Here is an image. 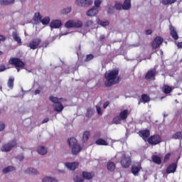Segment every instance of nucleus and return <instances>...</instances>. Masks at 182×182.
Listing matches in <instances>:
<instances>
[{
    "label": "nucleus",
    "instance_id": "f257e3e1",
    "mask_svg": "<svg viewBox=\"0 0 182 182\" xmlns=\"http://www.w3.org/2000/svg\"><path fill=\"white\" fill-rule=\"evenodd\" d=\"M105 85L107 87L116 85L120 82V77H119V70L115 69L111 71H108L105 73Z\"/></svg>",
    "mask_w": 182,
    "mask_h": 182
},
{
    "label": "nucleus",
    "instance_id": "f03ea898",
    "mask_svg": "<svg viewBox=\"0 0 182 182\" xmlns=\"http://www.w3.org/2000/svg\"><path fill=\"white\" fill-rule=\"evenodd\" d=\"M68 144L70 149H71L72 154L74 155L80 153L82 151V146H80V144L77 143V140L75 138H70L68 139Z\"/></svg>",
    "mask_w": 182,
    "mask_h": 182
},
{
    "label": "nucleus",
    "instance_id": "7ed1b4c3",
    "mask_svg": "<svg viewBox=\"0 0 182 182\" xmlns=\"http://www.w3.org/2000/svg\"><path fill=\"white\" fill-rule=\"evenodd\" d=\"M17 144L18 143L16 141V139H13L3 144L1 147V151H2L3 153H9V151H11V150H12L14 147H16Z\"/></svg>",
    "mask_w": 182,
    "mask_h": 182
},
{
    "label": "nucleus",
    "instance_id": "20e7f679",
    "mask_svg": "<svg viewBox=\"0 0 182 182\" xmlns=\"http://www.w3.org/2000/svg\"><path fill=\"white\" fill-rule=\"evenodd\" d=\"M117 156H121V166L124 167V168H129L130 167V164H132V159L129 156L124 154V153H119Z\"/></svg>",
    "mask_w": 182,
    "mask_h": 182
},
{
    "label": "nucleus",
    "instance_id": "39448f33",
    "mask_svg": "<svg viewBox=\"0 0 182 182\" xmlns=\"http://www.w3.org/2000/svg\"><path fill=\"white\" fill-rule=\"evenodd\" d=\"M83 26V22L82 21H74V20H70L65 22V27L67 28V29H69V28H82Z\"/></svg>",
    "mask_w": 182,
    "mask_h": 182
},
{
    "label": "nucleus",
    "instance_id": "423d86ee",
    "mask_svg": "<svg viewBox=\"0 0 182 182\" xmlns=\"http://www.w3.org/2000/svg\"><path fill=\"white\" fill-rule=\"evenodd\" d=\"M75 4L82 8H89L93 5V0H75Z\"/></svg>",
    "mask_w": 182,
    "mask_h": 182
},
{
    "label": "nucleus",
    "instance_id": "0eeeda50",
    "mask_svg": "<svg viewBox=\"0 0 182 182\" xmlns=\"http://www.w3.org/2000/svg\"><path fill=\"white\" fill-rule=\"evenodd\" d=\"M9 63L10 65H14L16 68H23V66H25V63H23L19 58H11Z\"/></svg>",
    "mask_w": 182,
    "mask_h": 182
},
{
    "label": "nucleus",
    "instance_id": "6e6552de",
    "mask_svg": "<svg viewBox=\"0 0 182 182\" xmlns=\"http://www.w3.org/2000/svg\"><path fill=\"white\" fill-rule=\"evenodd\" d=\"M41 38H35L29 43L28 46L30 49H33V50H35V49H38L39 45H41Z\"/></svg>",
    "mask_w": 182,
    "mask_h": 182
},
{
    "label": "nucleus",
    "instance_id": "1a4fd4ad",
    "mask_svg": "<svg viewBox=\"0 0 182 182\" xmlns=\"http://www.w3.org/2000/svg\"><path fill=\"white\" fill-rule=\"evenodd\" d=\"M65 167L70 170V171H75V168L79 166V163L77 162H66L64 164Z\"/></svg>",
    "mask_w": 182,
    "mask_h": 182
},
{
    "label": "nucleus",
    "instance_id": "9d476101",
    "mask_svg": "<svg viewBox=\"0 0 182 182\" xmlns=\"http://www.w3.org/2000/svg\"><path fill=\"white\" fill-rule=\"evenodd\" d=\"M140 170H141V165L139 163H136L132 165L131 171L134 176H139Z\"/></svg>",
    "mask_w": 182,
    "mask_h": 182
},
{
    "label": "nucleus",
    "instance_id": "9b49d317",
    "mask_svg": "<svg viewBox=\"0 0 182 182\" xmlns=\"http://www.w3.org/2000/svg\"><path fill=\"white\" fill-rule=\"evenodd\" d=\"M99 14V9L92 6L90 9L87 12V16H90V18H93V16H96Z\"/></svg>",
    "mask_w": 182,
    "mask_h": 182
},
{
    "label": "nucleus",
    "instance_id": "f8f14e48",
    "mask_svg": "<svg viewBox=\"0 0 182 182\" xmlns=\"http://www.w3.org/2000/svg\"><path fill=\"white\" fill-rule=\"evenodd\" d=\"M164 39L160 36H156L154 39V41L152 43V48L153 49H157L161 43H163Z\"/></svg>",
    "mask_w": 182,
    "mask_h": 182
},
{
    "label": "nucleus",
    "instance_id": "ddd939ff",
    "mask_svg": "<svg viewBox=\"0 0 182 182\" xmlns=\"http://www.w3.org/2000/svg\"><path fill=\"white\" fill-rule=\"evenodd\" d=\"M161 141V138L159 135H154L148 139L149 144H159Z\"/></svg>",
    "mask_w": 182,
    "mask_h": 182
},
{
    "label": "nucleus",
    "instance_id": "4468645a",
    "mask_svg": "<svg viewBox=\"0 0 182 182\" xmlns=\"http://www.w3.org/2000/svg\"><path fill=\"white\" fill-rule=\"evenodd\" d=\"M62 26V21L60 20H52L50 23L51 29H59Z\"/></svg>",
    "mask_w": 182,
    "mask_h": 182
},
{
    "label": "nucleus",
    "instance_id": "2eb2a0df",
    "mask_svg": "<svg viewBox=\"0 0 182 182\" xmlns=\"http://www.w3.org/2000/svg\"><path fill=\"white\" fill-rule=\"evenodd\" d=\"M24 174H31L32 176L39 175V171L35 168L28 167L24 171Z\"/></svg>",
    "mask_w": 182,
    "mask_h": 182
},
{
    "label": "nucleus",
    "instance_id": "dca6fc26",
    "mask_svg": "<svg viewBox=\"0 0 182 182\" xmlns=\"http://www.w3.org/2000/svg\"><path fill=\"white\" fill-rule=\"evenodd\" d=\"M169 31L171 33V36L175 40L177 41L178 39V34L177 33V31H176V28L173 26H169Z\"/></svg>",
    "mask_w": 182,
    "mask_h": 182
},
{
    "label": "nucleus",
    "instance_id": "f3484780",
    "mask_svg": "<svg viewBox=\"0 0 182 182\" xmlns=\"http://www.w3.org/2000/svg\"><path fill=\"white\" fill-rule=\"evenodd\" d=\"M12 36H13V39H14V41H15V42H16L18 45H21L22 40L21 39V37L19 36V34L18 33V32H16V31H14L12 33Z\"/></svg>",
    "mask_w": 182,
    "mask_h": 182
},
{
    "label": "nucleus",
    "instance_id": "a211bd4d",
    "mask_svg": "<svg viewBox=\"0 0 182 182\" xmlns=\"http://www.w3.org/2000/svg\"><path fill=\"white\" fill-rule=\"evenodd\" d=\"M154 77H156V70L155 69L149 70L146 73V75L145 76V79L149 80V79H152Z\"/></svg>",
    "mask_w": 182,
    "mask_h": 182
},
{
    "label": "nucleus",
    "instance_id": "6ab92c4d",
    "mask_svg": "<svg viewBox=\"0 0 182 182\" xmlns=\"http://www.w3.org/2000/svg\"><path fill=\"white\" fill-rule=\"evenodd\" d=\"M49 100L52 102V103H54V105H57V103H59L60 102H66L67 100L65 98H58L56 97L50 96L49 97Z\"/></svg>",
    "mask_w": 182,
    "mask_h": 182
},
{
    "label": "nucleus",
    "instance_id": "aec40b11",
    "mask_svg": "<svg viewBox=\"0 0 182 182\" xmlns=\"http://www.w3.org/2000/svg\"><path fill=\"white\" fill-rule=\"evenodd\" d=\"M176 168H177V164H171L166 168V173L170 174L171 173H175Z\"/></svg>",
    "mask_w": 182,
    "mask_h": 182
},
{
    "label": "nucleus",
    "instance_id": "412c9836",
    "mask_svg": "<svg viewBox=\"0 0 182 182\" xmlns=\"http://www.w3.org/2000/svg\"><path fill=\"white\" fill-rule=\"evenodd\" d=\"M132 8V0H125L122 4V9L124 11H129Z\"/></svg>",
    "mask_w": 182,
    "mask_h": 182
},
{
    "label": "nucleus",
    "instance_id": "4be33fe9",
    "mask_svg": "<svg viewBox=\"0 0 182 182\" xmlns=\"http://www.w3.org/2000/svg\"><path fill=\"white\" fill-rule=\"evenodd\" d=\"M63 102L60 101V102H58L57 104L54 105V110L55 112H58V113H60V112H62V110H63V109H65V107H63V105H62Z\"/></svg>",
    "mask_w": 182,
    "mask_h": 182
},
{
    "label": "nucleus",
    "instance_id": "5701e85b",
    "mask_svg": "<svg viewBox=\"0 0 182 182\" xmlns=\"http://www.w3.org/2000/svg\"><path fill=\"white\" fill-rule=\"evenodd\" d=\"M150 102V97L146 94H143L141 95V99L139 100L138 105H140V103H149Z\"/></svg>",
    "mask_w": 182,
    "mask_h": 182
},
{
    "label": "nucleus",
    "instance_id": "b1692460",
    "mask_svg": "<svg viewBox=\"0 0 182 182\" xmlns=\"http://www.w3.org/2000/svg\"><path fill=\"white\" fill-rule=\"evenodd\" d=\"M16 170V168H15V166H9L3 168L2 173L4 174H8V173H11V171H15Z\"/></svg>",
    "mask_w": 182,
    "mask_h": 182
},
{
    "label": "nucleus",
    "instance_id": "393cba45",
    "mask_svg": "<svg viewBox=\"0 0 182 182\" xmlns=\"http://www.w3.org/2000/svg\"><path fill=\"white\" fill-rule=\"evenodd\" d=\"M127 116H129V110L128 109H124L119 114V117L122 120H126V119H127Z\"/></svg>",
    "mask_w": 182,
    "mask_h": 182
},
{
    "label": "nucleus",
    "instance_id": "a878e982",
    "mask_svg": "<svg viewBox=\"0 0 182 182\" xmlns=\"http://www.w3.org/2000/svg\"><path fill=\"white\" fill-rule=\"evenodd\" d=\"M37 153H38V154H41V156H45V154H47L48 153V149H46L45 146H41L38 148Z\"/></svg>",
    "mask_w": 182,
    "mask_h": 182
},
{
    "label": "nucleus",
    "instance_id": "bb28decb",
    "mask_svg": "<svg viewBox=\"0 0 182 182\" xmlns=\"http://www.w3.org/2000/svg\"><path fill=\"white\" fill-rule=\"evenodd\" d=\"M139 136L143 137V139H147L150 137V131L145 129L139 132Z\"/></svg>",
    "mask_w": 182,
    "mask_h": 182
},
{
    "label": "nucleus",
    "instance_id": "cd10ccee",
    "mask_svg": "<svg viewBox=\"0 0 182 182\" xmlns=\"http://www.w3.org/2000/svg\"><path fill=\"white\" fill-rule=\"evenodd\" d=\"M107 168L108 171H114L116 168V164L112 161H109L107 164Z\"/></svg>",
    "mask_w": 182,
    "mask_h": 182
},
{
    "label": "nucleus",
    "instance_id": "c85d7f7f",
    "mask_svg": "<svg viewBox=\"0 0 182 182\" xmlns=\"http://www.w3.org/2000/svg\"><path fill=\"white\" fill-rule=\"evenodd\" d=\"M97 23H98V25H100L101 26H103V28H106V26H109V21H101L100 18H97L96 20Z\"/></svg>",
    "mask_w": 182,
    "mask_h": 182
},
{
    "label": "nucleus",
    "instance_id": "c756f323",
    "mask_svg": "<svg viewBox=\"0 0 182 182\" xmlns=\"http://www.w3.org/2000/svg\"><path fill=\"white\" fill-rule=\"evenodd\" d=\"M97 146H109V144L103 139H99L95 141Z\"/></svg>",
    "mask_w": 182,
    "mask_h": 182
},
{
    "label": "nucleus",
    "instance_id": "7c9ffc66",
    "mask_svg": "<svg viewBox=\"0 0 182 182\" xmlns=\"http://www.w3.org/2000/svg\"><path fill=\"white\" fill-rule=\"evenodd\" d=\"M114 6L112 5V4H108L106 6V11L107 12V14H112L114 12Z\"/></svg>",
    "mask_w": 182,
    "mask_h": 182
},
{
    "label": "nucleus",
    "instance_id": "2f4dec72",
    "mask_svg": "<svg viewBox=\"0 0 182 182\" xmlns=\"http://www.w3.org/2000/svg\"><path fill=\"white\" fill-rule=\"evenodd\" d=\"M15 0H0V5H12Z\"/></svg>",
    "mask_w": 182,
    "mask_h": 182
},
{
    "label": "nucleus",
    "instance_id": "473e14b6",
    "mask_svg": "<svg viewBox=\"0 0 182 182\" xmlns=\"http://www.w3.org/2000/svg\"><path fill=\"white\" fill-rule=\"evenodd\" d=\"M34 21L36 23H39L42 21V16H41V14L39 12L35 14Z\"/></svg>",
    "mask_w": 182,
    "mask_h": 182
},
{
    "label": "nucleus",
    "instance_id": "72a5a7b5",
    "mask_svg": "<svg viewBox=\"0 0 182 182\" xmlns=\"http://www.w3.org/2000/svg\"><path fill=\"white\" fill-rule=\"evenodd\" d=\"M42 182H57V181L51 176H44L42 179Z\"/></svg>",
    "mask_w": 182,
    "mask_h": 182
},
{
    "label": "nucleus",
    "instance_id": "f704fd0d",
    "mask_svg": "<svg viewBox=\"0 0 182 182\" xmlns=\"http://www.w3.org/2000/svg\"><path fill=\"white\" fill-rule=\"evenodd\" d=\"M152 161L154 163H156V164H161V159L157 155L152 156Z\"/></svg>",
    "mask_w": 182,
    "mask_h": 182
},
{
    "label": "nucleus",
    "instance_id": "c9c22d12",
    "mask_svg": "<svg viewBox=\"0 0 182 182\" xmlns=\"http://www.w3.org/2000/svg\"><path fill=\"white\" fill-rule=\"evenodd\" d=\"M90 136V132L89 131L85 132L82 135V141H84V143H86V141L89 140Z\"/></svg>",
    "mask_w": 182,
    "mask_h": 182
},
{
    "label": "nucleus",
    "instance_id": "e433bc0d",
    "mask_svg": "<svg viewBox=\"0 0 182 182\" xmlns=\"http://www.w3.org/2000/svg\"><path fill=\"white\" fill-rule=\"evenodd\" d=\"M82 176L85 180H92L93 178V174L89 172H83Z\"/></svg>",
    "mask_w": 182,
    "mask_h": 182
},
{
    "label": "nucleus",
    "instance_id": "4c0bfd02",
    "mask_svg": "<svg viewBox=\"0 0 182 182\" xmlns=\"http://www.w3.org/2000/svg\"><path fill=\"white\" fill-rule=\"evenodd\" d=\"M162 90L164 93L168 94V93H171V90H173V88L168 85H164L162 87Z\"/></svg>",
    "mask_w": 182,
    "mask_h": 182
},
{
    "label": "nucleus",
    "instance_id": "58836bf2",
    "mask_svg": "<svg viewBox=\"0 0 182 182\" xmlns=\"http://www.w3.org/2000/svg\"><path fill=\"white\" fill-rule=\"evenodd\" d=\"M114 8L117 9V11H122L123 9V4L120 1H115Z\"/></svg>",
    "mask_w": 182,
    "mask_h": 182
},
{
    "label": "nucleus",
    "instance_id": "ea45409f",
    "mask_svg": "<svg viewBox=\"0 0 182 182\" xmlns=\"http://www.w3.org/2000/svg\"><path fill=\"white\" fill-rule=\"evenodd\" d=\"M15 80V78L14 77H11L9 79L7 82V86L9 87V89H14V81Z\"/></svg>",
    "mask_w": 182,
    "mask_h": 182
},
{
    "label": "nucleus",
    "instance_id": "a19ab883",
    "mask_svg": "<svg viewBox=\"0 0 182 182\" xmlns=\"http://www.w3.org/2000/svg\"><path fill=\"white\" fill-rule=\"evenodd\" d=\"M172 139H174L175 140L182 139V132H178L173 134Z\"/></svg>",
    "mask_w": 182,
    "mask_h": 182
},
{
    "label": "nucleus",
    "instance_id": "79ce46f5",
    "mask_svg": "<svg viewBox=\"0 0 182 182\" xmlns=\"http://www.w3.org/2000/svg\"><path fill=\"white\" fill-rule=\"evenodd\" d=\"M41 22L43 25H48V23H50V18L48 16L44 17L43 19H41Z\"/></svg>",
    "mask_w": 182,
    "mask_h": 182
},
{
    "label": "nucleus",
    "instance_id": "37998d69",
    "mask_svg": "<svg viewBox=\"0 0 182 182\" xmlns=\"http://www.w3.org/2000/svg\"><path fill=\"white\" fill-rule=\"evenodd\" d=\"M103 2V0H95L94 1V7L97 8V9H99L100 7V5H102V3Z\"/></svg>",
    "mask_w": 182,
    "mask_h": 182
},
{
    "label": "nucleus",
    "instance_id": "c03bdc74",
    "mask_svg": "<svg viewBox=\"0 0 182 182\" xmlns=\"http://www.w3.org/2000/svg\"><path fill=\"white\" fill-rule=\"evenodd\" d=\"M70 12H72L71 7H67L61 11L63 15H67V14H70Z\"/></svg>",
    "mask_w": 182,
    "mask_h": 182
},
{
    "label": "nucleus",
    "instance_id": "a18cd8bd",
    "mask_svg": "<svg viewBox=\"0 0 182 182\" xmlns=\"http://www.w3.org/2000/svg\"><path fill=\"white\" fill-rule=\"evenodd\" d=\"M177 0H162V4L165 6L171 5L174 4Z\"/></svg>",
    "mask_w": 182,
    "mask_h": 182
},
{
    "label": "nucleus",
    "instance_id": "49530a36",
    "mask_svg": "<svg viewBox=\"0 0 182 182\" xmlns=\"http://www.w3.org/2000/svg\"><path fill=\"white\" fill-rule=\"evenodd\" d=\"M122 120H123V119H120V117L119 116H117L113 119V123L114 124H120V123H122Z\"/></svg>",
    "mask_w": 182,
    "mask_h": 182
},
{
    "label": "nucleus",
    "instance_id": "de8ad7c7",
    "mask_svg": "<svg viewBox=\"0 0 182 182\" xmlns=\"http://www.w3.org/2000/svg\"><path fill=\"white\" fill-rule=\"evenodd\" d=\"M93 23H94L93 21L88 20L85 22V28H90L93 26Z\"/></svg>",
    "mask_w": 182,
    "mask_h": 182
},
{
    "label": "nucleus",
    "instance_id": "09e8293b",
    "mask_svg": "<svg viewBox=\"0 0 182 182\" xmlns=\"http://www.w3.org/2000/svg\"><path fill=\"white\" fill-rule=\"evenodd\" d=\"M75 182H83V178L79 176L74 177Z\"/></svg>",
    "mask_w": 182,
    "mask_h": 182
},
{
    "label": "nucleus",
    "instance_id": "8fccbe9b",
    "mask_svg": "<svg viewBox=\"0 0 182 182\" xmlns=\"http://www.w3.org/2000/svg\"><path fill=\"white\" fill-rule=\"evenodd\" d=\"M94 56L92 54L87 55L86 58L85 59V62H89V60H92Z\"/></svg>",
    "mask_w": 182,
    "mask_h": 182
},
{
    "label": "nucleus",
    "instance_id": "3c124183",
    "mask_svg": "<svg viewBox=\"0 0 182 182\" xmlns=\"http://www.w3.org/2000/svg\"><path fill=\"white\" fill-rule=\"evenodd\" d=\"M97 112L98 114L102 115V108L100 107V105H96Z\"/></svg>",
    "mask_w": 182,
    "mask_h": 182
},
{
    "label": "nucleus",
    "instance_id": "603ef678",
    "mask_svg": "<svg viewBox=\"0 0 182 182\" xmlns=\"http://www.w3.org/2000/svg\"><path fill=\"white\" fill-rule=\"evenodd\" d=\"M25 159V156H23V154H20L17 156V159L19 160V161H23V160Z\"/></svg>",
    "mask_w": 182,
    "mask_h": 182
},
{
    "label": "nucleus",
    "instance_id": "864d4df0",
    "mask_svg": "<svg viewBox=\"0 0 182 182\" xmlns=\"http://www.w3.org/2000/svg\"><path fill=\"white\" fill-rule=\"evenodd\" d=\"M170 156H171V154L170 153L167 154L165 157H164V163H167V161H168V159H170Z\"/></svg>",
    "mask_w": 182,
    "mask_h": 182
},
{
    "label": "nucleus",
    "instance_id": "5fc2aeb1",
    "mask_svg": "<svg viewBox=\"0 0 182 182\" xmlns=\"http://www.w3.org/2000/svg\"><path fill=\"white\" fill-rule=\"evenodd\" d=\"M5 129V124L4 122H0V132H2Z\"/></svg>",
    "mask_w": 182,
    "mask_h": 182
},
{
    "label": "nucleus",
    "instance_id": "6e6d98bb",
    "mask_svg": "<svg viewBox=\"0 0 182 182\" xmlns=\"http://www.w3.org/2000/svg\"><path fill=\"white\" fill-rule=\"evenodd\" d=\"M5 70H6V67L5 65H0V73L5 72Z\"/></svg>",
    "mask_w": 182,
    "mask_h": 182
},
{
    "label": "nucleus",
    "instance_id": "4d7b16f0",
    "mask_svg": "<svg viewBox=\"0 0 182 182\" xmlns=\"http://www.w3.org/2000/svg\"><path fill=\"white\" fill-rule=\"evenodd\" d=\"M5 39H6V38H5V36L0 35V43L1 42H4L5 41Z\"/></svg>",
    "mask_w": 182,
    "mask_h": 182
},
{
    "label": "nucleus",
    "instance_id": "13d9d810",
    "mask_svg": "<svg viewBox=\"0 0 182 182\" xmlns=\"http://www.w3.org/2000/svg\"><path fill=\"white\" fill-rule=\"evenodd\" d=\"M91 114H92V110L87 109V116L88 117H90Z\"/></svg>",
    "mask_w": 182,
    "mask_h": 182
},
{
    "label": "nucleus",
    "instance_id": "bf43d9fd",
    "mask_svg": "<svg viewBox=\"0 0 182 182\" xmlns=\"http://www.w3.org/2000/svg\"><path fill=\"white\" fill-rule=\"evenodd\" d=\"M49 122V118H46L42 121V124L48 123Z\"/></svg>",
    "mask_w": 182,
    "mask_h": 182
},
{
    "label": "nucleus",
    "instance_id": "052dcab7",
    "mask_svg": "<svg viewBox=\"0 0 182 182\" xmlns=\"http://www.w3.org/2000/svg\"><path fill=\"white\" fill-rule=\"evenodd\" d=\"M109 102H106L104 105H103V109H106V107H107V106H109Z\"/></svg>",
    "mask_w": 182,
    "mask_h": 182
},
{
    "label": "nucleus",
    "instance_id": "680f3d73",
    "mask_svg": "<svg viewBox=\"0 0 182 182\" xmlns=\"http://www.w3.org/2000/svg\"><path fill=\"white\" fill-rule=\"evenodd\" d=\"M146 35H151L152 31L150 29L149 30H146Z\"/></svg>",
    "mask_w": 182,
    "mask_h": 182
},
{
    "label": "nucleus",
    "instance_id": "e2e57ef3",
    "mask_svg": "<svg viewBox=\"0 0 182 182\" xmlns=\"http://www.w3.org/2000/svg\"><path fill=\"white\" fill-rule=\"evenodd\" d=\"M106 38V36L105 35H101L100 36V41H103V39H105Z\"/></svg>",
    "mask_w": 182,
    "mask_h": 182
},
{
    "label": "nucleus",
    "instance_id": "0e129e2a",
    "mask_svg": "<svg viewBox=\"0 0 182 182\" xmlns=\"http://www.w3.org/2000/svg\"><path fill=\"white\" fill-rule=\"evenodd\" d=\"M59 173H60V174H65V173H66V171L65 170H60Z\"/></svg>",
    "mask_w": 182,
    "mask_h": 182
},
{
    "label": "nucleus",
    "instance_id": "69168bd1",
    "mask_svg": "<svg viewBox=\"0 0 182 182\" xmlns=\"http://www.w3.org/2000/svg\"><path fill=\"white\" fill-rule=\"evenodd\" d=\"M39 93H41V90H36L35 91V95H39Z\"/></svg>",
    "mask_w": 182,
    "mask_h": 182
},
{
    "label": "nucleus",
    "instance_id": "338daca9",
    "mask_svg": "<svg viewBox=\"0 0 182 182\" xmlns=\"http://www.w3.org/2000/svg\"><path fill=\"white\" fill-rule=\"evenodd\" d=\"M69 33L66 32V33H63V32H61L60 33V36H63L64 35H68Z\"/></svg>",
    "mask_w": 182,
    "mask_h": 182
},
{
    "label": "nucleus",
    "instance_id": "774afa93",
    "mask_svg": "<svg viewBox=\"0 0 182 182\" xmlns=\"http://www.w3.org/2000/svg\"><path fill=\"white\" fill-rule=\"evenodd\" d=\"M178 48H182V42L178 43Z\"/></svg>",
    "mask_w": 182,
    "mask_h": 182
}]
</instances>
